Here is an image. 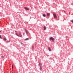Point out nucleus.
Instances as JSON below:
<instances>
[{"label": "nucleus", "mask_w": 73, "mask_h": 73, "mask_svg": "<svg viewBox=\"0 0 73 73\" xmlns=\"http://www.w3.org/2000/svg\"><path fill=\"white\" fill-rule=\"evenodd\" d=\"M48 49L49 51H51V50H50V47H48Z\"/></svg>", "instance_id": "12"}, {"label": "nucleus", "mask_w": 73, "mask_h": 73, "mask_svg": "<svg viewBox=\"0 0 73 73\" xmlns=\"http://www.w3.org/2000/svg\"><path fill=\"white\" fill-rule=\"evenodd\" d=\"M40 66H41V65H42V64H41V63H40Z\"/></svg>", "instance_id": "19"}, {"label": "nucleus", "mask_w": 73, "mask_h": 73, "mask_svg": "<svg viewBox=\"0 0 73 73\" xmlns=\"http://www.w3.org/2000/svg\"><path fill=\"white\" fill-rule=\"evenodd\" d=\"M21 34V32H20L19 33V37H22V35Z\"/></svg>", "instance_id": "2"}, {"label": "nucleus", "mask_w": 73, "mask_h": 73, "mask_svg": "<svg viewBox=\"0 0 73 73\" xmlns=\"http://www.w3.org/2000/svg\"><path fill=\"white\" fill-rule=\"evenodd\" d=\"M70 21L71 22V23H73V20H71Z\"/></svg>", "instance_id": "16"}, {"label": "nucleus", "mask_w": 73, "mask_h": 73, "mask_svg": "<svg viewBox=\"0 0 73 73\" xmlns=\"http://www.w3.org/2000/svg\"><path fill=\"white\" fill-rule=\"evenodd\" d=\"M44 30H46V27L45 26H44Z\"/></svg>", "instance_id": "6"}, {"label": "nucleus", "mask_w": 73, "mask_h": 73, "mask_svg": "<svg viewBox=\"0 0 73 73\" xmlns=\"http://www.w3.org/2000/svg\"><path fill=\"white\" fill-rule=\"evenodd\" d=\"M7 42H11V40L9 39V40H8Z\"/></svg>", "instance_id": "13"}, {"label": "nucleus", "mask_w": 73, "mask_h": 73, "mask_svg": "<svg viewBox=\"0 0 73 73\" xmlns=\"http://www.w3.org/2000/svg\"><path fill=\"white\" fill-rule=\"evenodd\" d=\"M40 70H42V68L41 67V66H40Z\"/></svg>", "instance_id": "9"}, {"label": "nucleus", "mask_w": 73, "mask_h": 73, "mask_svg": "<svg viewBox=\"0 0 73 73\" xmlns=\"http://www.w3.org/2000/svg\"><path fill=\"white\" fill-rule=\"evenodd\" d=\"M15 35H16L17 36H19V35H18V34L17 33H16Z\"/></svg>", "instance_id": "15"}, {"label": "nucleus", "mask_w": 73, "mask_h": 73, "mask_svg": "<svg viewBox=\"0 0 73 73\" xmlns=\"http://www.w3.org/2000/svg\"><path fill=\"white\" fill-rule=\"evenodd\" d=\"M42 16H43V17H45V16H46L44 14H43Z\"/></svg>", "instance_id": "14"}, {"label": "nucleus", "mask_w": 73, "mask_h": 73, "mask_svg": "<svg viewBox=\"0 0 73 73\" xmlns=\"http://www.w3.org/2000/svg\"><path fill=\"white\" fill-rule=\"evenodd\" d=\"M25 9H26V10H27V11H29V9L28 7H25Z\"/></svg>", "instance_id": "4"}, {"label": "nucleus", "mask_w": 73, "mask_h": 73, "mask_svg": "<svg viewBox=\"0 0 73 73\" xmlns=\"http://www.w3.org/2000/svg\"><path fill=\"white\" fill-rule=\"evenodd\" d=\"M64 11V12H65V11Z\"/></svg>", "instance_id": "26"}, {"label": "nucleus", "mask_w": 73, "mask_h": 73, "mask_svg": "<svg viewBox=\"0 0 73 73\" xmlns=\"http://www.w3.org/2000/svg\"><path fill=\"white\" fill-rule=\"evenodd\" d=\"M40 62H39L38 66H40Z\"/></svg>", "instance_id": "18"}, {"label": "nucleus", "mask_w": 73, "mask_h": 73, "mask_svg": "<svg viewBox=\"0 0 73 73\" xmlns=\"http://www.w3.org/2000/svg\"><path fill=\"white\" fill-rule=\"evenodd\" d=\"M53 15L54 18H55V19H56V18H57V15H56L55 14H53Z\"/></svg>", "instance_id": "3"}, {"label": "nucleus", "mask_w": 73, "mask_h": 73, "mask_svg": "<svg viewBox=\"0 0 73 73\" xmlns=\"http://www.w3.org/2000/svg\"><path fill=\"white\" fill-rule=\"evenodd\" d=\"M66 37H68V36H66Z\"/></svg>", "instance_id": "27"}, {"label": "nucleus", "mask_w": 73, "mask_h": 73, "mask_svg": "<svg viewBox=\"0 0 73 73\" xmlns=\"http://www.w3.org/2000/svg\"><path fill=\"white\" fill-rule=\"evenodd\" d=\"M50 40H52V42H54V38H53V37H51L50 38Z\"/></svg>", "instance_id": "1"}, {"label": "nucleus", "mask_w": 73, "mask_h": 73, "mask_svg": "<svg viewBox=\"0 0 73 73\" xmlns=\"http://www.w3.org/2000/svg\"><path fill=\"white\" fill-rule=\"evenodd\" d=\"M1 31H0V33H1Z\"/></svg>", "instance_id": "23"}, {"label": "nucleus", "mask_w": 73, "mask_h": 73, "mask_svg": "<svg viewBox=\"0 0 73 73\" xmlns=\"http://www.w3.org/2000/svg\"><path fill=\"white\" fill-rule=\"evenodd\" d=\"M29 40V38H27L25 39V41H27V40Z\"/></svg>", "instance_id": "11"}, {"label": "nucleus", "mask_w": 73, "mask_h": 73, "mask_svg": "<svg viewBox=\"0 0 73 73\" xmlns=\"http://www.w3.org/2000/svg\"><path fill=\"white\" fill-rule=\"evenodd\" d=\"M47 56H49V55H48Z\"/></svg>", "instance_id": "24"}, {"label": "nucleus", "mask_w": 73, "mask_h": 73, "mask_svg": "<svg viewBox=\"0 0 73 73\" xmlns=\"http://www.w3.org/2000/svg\"><path fill=\"white\" fill-rule=\"evenodd\" d=\"M22 45V46H25V45H24V44L22 43L21 44Z\"/></svg>", "instance_id": "10"}, {"label": "nucleus", "mask_w": 73, "mask_h": 73, "mask_svg": "<svg viewBox=\"0 0 73 73\" xmlns=\"http://www.w3.org/2000/svg\"><path fill=\"white\" fill-rule=\"evenodd\" d=\"M25 32L27 34H28V30H25Z\"/></svg>", "instance_id": "5"}, {"label": "nucleus", "mask_w": 73, "mask_h": 73, "mask_svg": "<svg viewBox=\"0 0 73 73\" xmlns=\"http://www.w3.org/2000/svg\"><path fill=\"white\" fill-rule=\"evenodd\" d=\"M15 32H17V31H16Z\"/></svg>", "instance_id": "25"}, {"label": "nucleus", "mask_w": 73, "mask_h": 73, "mask_svg": "<svg viewBox=\"0 0 73 73\" xmlns=\"http://www.w3.org/2000/svg\"><path fill=\"white\" fill-rule=\"evenodd\" d=\"M25 34L24 33H23V36H24V35H25Z\"/></svg>", "instance_id": "21"}, {"label": "nucleus", "mask_w": 73, "mask_h": 73, "mask_svg": "<svg viewBox=\"0 0 73 73\" xmlns=\"http://www.w3.org/2000/svg\"><path fill=\"white\" fill-rule=\"evenodd\" d=\"M50 15V14L49 13H47V16H49Z\"/></svg>", "instance_id": "8"}, {"label": "nucleus", "mask_w": 73, "mask_h": 73, "mask_svg": "<svg viewBox=\"0 0 73 73\" xmlns=\"http://www.w3.org/2000/svg\"><path fill=\"white\" fill-rule=\"evenodd\" d=\"M0 38H2L1 37V35H0Z\"/></svg>", "instance_id": "17"}, {"label": "nucleus", "mask_w": 73, "mask_h": 73, "mask_svg": "<svg viewBox=\"0 0 73 73\" xmlns=\"http://www.w3.org/2000/svg\"><path fill=\"white\" fill-rule=\"evenodd\" d=\"M0 13H1L0 12Z\"/></svg>", "instance_id": "28"}, {"label": "nucleus", "mask_w": 73, "mask_h": 73, "mask_svg": "<svg viewBox=\"0 0 73 73\" xmlns=\"http://www.w3.org/2000/svg\"><path fill=\"white\" fill-rule=\"evenodd\" d=\"M3 40L4 41H6V40H7V38H3Z\"/></svg>", "instance_id": "7"}, {"label": "nucleus", "mask_w": 73, "mask_h": 73, "mask_svg": "<svg viewBox=\"0 0 73 73\" xmlns=\"http://www.w3.org/2000/svg\"><path fill=\"white\" fill-rule=\"evenodd\" d=\"M12 68H13V65H12Z\"/></svg>", "instance_id": "22"}, {"label": "nucleus", "mask_w": 73, "mask_h": 73, "mask_svg": "<svg viewBox=\"0 0 73 73\" xmlns=\"http://www.w3.org/2000/svg\"><path fill=\"white\" fill-rule=\"evenodd\" d=\"M2 58H4V56H2Z\"/></svg>", "instance_id": "20"}]
</instances>
